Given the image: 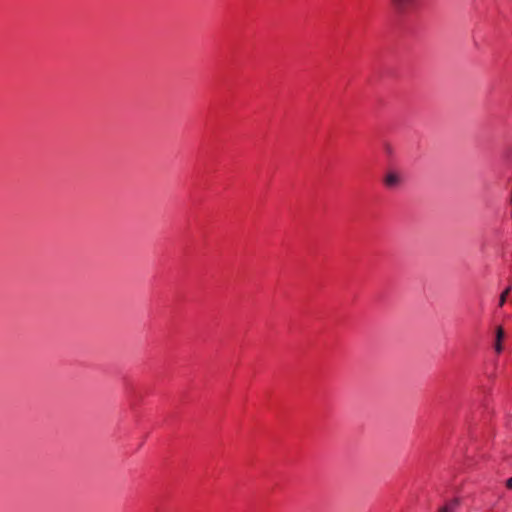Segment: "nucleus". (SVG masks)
I'll list each match as a JSON object with an SVG mask.
<instances>
[{
	"instance_id": "423d86ee",
	"label": "nucleus",
	"mask_w": 512,
	"mask_h": 512,
	"mask_svg": "<svg viewBox=\"0 0 512 512\" xmlns=\"http://www.w3.org/2000/svg\"><path fill=\"white\" fill-rule=\"evenodd\" d=\"M506 486L507 488L512 489V477L506 481Z\"/></svg>"
},
{
	"instance_id": "f03ea898",
	"label": "nucleus",
	"mask_w": 512,
	"mask_h": 512,
	"mask_svg": "<svg viewBox=\"0 0 512 512\" xmlns=\"http://www.w3.org/2000/svg\"><path fill=\"white\" fill-rule=\"evenodd\" d=\"M393 8L397 12H404L406 11L415 0H389Z\"/></svg>"
},
{
	"instance_id": "20e7f679",
	"label": "nucleus",
	"mask_w": 512,
	"mask_h": 512,
	"mask_svg": "<svg viewBox=\"0 0 512 512\" xmlns=\"http://www.w3.org/2000/svg\"><path fill=\"white\" fill-rule=\"evenodd\" d=\"M457 505H458L457 500H451L448 503H446L444 506H442L437 512H454Z\"/></svg>"
},
{
	"instance_id": "f257e3e1",
	"label": "nucleus",
	"mask_w": 512,
	"mask_h": 512,
	"mask_svg": "<svg viewBox=\"0 0 512 512\" xmlns=\"http://www.w3.org/2000/svg\"><path fill=\"white\" fill-rule=\"evenodd\" d=\"M383 183L389 189L397 188L402 183L401 174L395 170H389L383 178Z\"/></svg>"
},
{
	"instance_id": "7ed1b4c3",
	"label": "nucleus",
	"mask_w": 512,
	"mask_h": 512,
	"mask_svg": "<svg viewBox=\"0 0 512 512\" xmlns=\"http://www.w3.org/2000/svg\"><path fill=\"white\" fill-rule=\"evenodd\" d=\"M504 336H505V334H504L503 328L502 327H498L496 329V342H495V346H494L495 351L497 353H501L502 350H503L502 340L504 339Z\"/></svg>"
},
{
	"instance_id": "39448f33",
	"label": "nucleus",
	"mask_w": 512,
	"mask_h": 512,
	"mask_svg": "<svg viewBox=\"0 0 512 512\" xmlns=\"http://www.w3.org/2000/svg\"><path fill=\"white\" fill-rule=\"evenodd\" d=\"M512 290V287L511 286H508L500 295V298H499V306L502 307L506 300H507V296L509 295V293L511 292Z\"/></svg>"
}]
</instances>
